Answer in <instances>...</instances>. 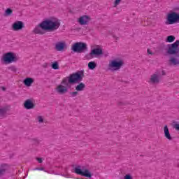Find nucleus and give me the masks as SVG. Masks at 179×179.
<instances>
[{
    "label": "nucleus",
    "instance_id": "nucleus-1",
    "mask_svg": "<svg viewBox=\"0 0 179 179\" xmlns=\"http://www.w3.org/2000/svg\"><path fill=\"white\" fill-rule=\"evenodd\" d=\"M85 78V71H78L71 74L69 77L63 78L61 84L57 86L56 90L59 94H65L68 93V87L69 85H75V83H80Z\"/></svg>",
    "mask_w": 179,
    "mask_h": 179
},
{
    "label": "nucleus",
    "instance_id": "nucleus-2",
    "mask_svg": "<svg viewBox=\"0 0 179 179\" xmlns=\"http://www.w3.org/2000/svg\"><path fill=\"white\" fill-rule=\"evenodd\" d=\"M59 26H61V21L58 18L51 17L40 23L38 26L34 28L33 32L35 34L43 35L44 34L43 30H45V31H55V30L59 29Z\"/></svg>",
    "mask_w": 179,
    "mask_h": 179
},
{
    "label": "nucleus",
    "instance_id": "nucleus-3",
    "mask_svg": "<svg viewBox=\"0 0 179 179\" xmlns=\"http://www.w3.org/2000/svg\"><path fill=\"white\" fill-rule=\"evenodd\" d=\"M166 51L167 55H173L171 56L168 61L169 66H178L179 40L175 41L173 43L166 45Z\"/></svg>",
    "mask_w": 179,
    "mask_h": 179
},
{
    "label": "nucleus",
    "instance_id": "nucleus-4",
    "mask_svg": "<svg viewBox=\"0 0 179 179\" xmlns=\"http://www.w3.org/2000/svg\"><path fill=\"white\" fill-rule=\"evenodd\" d=\"M72 173L78 174V176H83V177H87V178H92V173L89 169H86L85 166L76 165L71 170Z\"/></svg>",
    "mask_w": 179,
    "mask_h": 179
},
{
    "label": "nucleus",
    "instance_id": "nucleus-5",
    "mask_svg": "<svg viewBox=\"0 0 179 179\" xmlns=\"http://www.w3.org/2000/svg\"><path fill=\"white\" fill-rule=\"evenodd\" d=\"M17 56L16 54L10 52L4 54L1 57V61L4 62V64H12V62H17L18 61Z\"/></svg>",
    "mask_w": 179,
    "mask_h": 179
},
{
    "label": "nucleus",
    "instance_id": "nucleus-6",
    "mask_svg": "<svg viewBox=\"0 0 179 179\" xmlns=\"http://www.w3.org/2000/svg\"><path fill=\"white\" fill-rule=\"evenodd\" d=\"M179 22V14L176 12H171L166 15L165 24H174Z\"/></svg>",
    "mask_w": 179,
    "mask_h": 179
},
{
    "label": "nucleus",
    "instance_id": "nucleus-7",
    "mask_svg": "<svg viewBox=\"0 0 179 179\" xmlns=\"http://www.w3.org/2000/svg\"><path fill=\"white\" fill-rule=\"evenodd\" d=\"M72 51L74 52H85L87 51V44L83 42H77L75 43L71 47Z\"/></svg>",
    "mask_w": 179,
    "mask_h": 179
},
{
    "label": "nucleus",
    "instance_id": "nucleus-8",
    "mask_svg": "<svg viewBox=\"0 0 179 179\" xmlns=\"http://www.w3.org/2000/svg\"><path fill=\"white\" fill-rule=\"evenodd\" d=\"M124 66V62L121 59H114L110 62L108 68L110 71H120Z\"/></svg>",
    "mask_w": 179,
    "mask_h": 179
},
{
    "label": "nucleus",
    "instance_id": "nucleus-9",
    "mask_svg": "<svg viewBox=\"0 0 179 179\" xmlns=\"http://www.w3.org/2000/svg\"><path fill=\"white\" fill-rule=\"evenodd\" d=\"M162 80V73L157 71L150 76L149 83L151 85H159Z\"/></svg>",
    "mask_w": 179,
    "mask_h": 179
},
{
    "label": "nucleus",
    "instance_id": "nucleus-10",
    "mask_svg": "<svg viewBox=\"0 0 179 179\" xmlns=\"http://www.w3.org/2000/svg\"><path fill=\"white\" fill-rule=\"evenodd\" d=\"M23 27H24V25L22 21H17L12 25V29L14 31H19V30H22Z\"/></svg>",
    "mask_w": 179,
    "mask_h": 179
},
{
    "label": "nucleus",
    "instance_id": "nucleus-11",
    "mask_svg": "<svg viewBox=\"0 0 179 179\" xmlns=\"http://www.w3.org/2000/svg\"><path fill=\"white\" fill-rule=\"evenodd\" d=\"M103 54V50L101 48H95L90 52L89 55H87V57L90 59L93 58V55H101Z\"/></svg>",
    "mask_w": 179,
    "mask_h": 179
},
{
    "label": "nucleus",
    "instance_id": "nucleus-12",
    "mask_svg": "<svg viewBox=\"0 0 179 179\" xmlns=\"http://www.w3.org/2000/svg\"><path fill=\"white\" fill-rule=\"evenodd\" d=\"M24 107L26 108V110H33L35 105L34 103L31 101V99H27L24 103Z\"/></svg>",
    "mask_w": 179,
    "mask_h": 179
},
{
    "label": "nucleus",
    "instance_id": "nucleus-13",
    "mask_svg": "<svg viewBox=\"0 0 179 179\" xmlns=\"http://www.w3.org/2000/svg\"><path fill=\"white\" fill-rule=\"evenodd\" d=\"M90 20V17H89V16L83 15L79 18L78 22L82 26H85V24H87V23H89Z\"/></svg>",
    "mask_w": 179,
    "mask_h": 179
},
{
    "label": "nucleus",
    "instance_id": "nucleus-14",
    "mask_svg": "<svg viewBox=\"0 0 179 179\" xmlns=\"http://www.w3.org/2000/svg\"><path fill=\"white\" fill-rule=\"evenodd\" d=\"M66 46V44L65 43V42H57L55 45V49L56 50V51H64Z\"/></svg>",
    "mask_w": 179,
    "mask_h": 179
},
{
    "label": "nucleus",
    "instance_id": "nucleus-15",
    "mask_svg": "<svg viewBox=\"0 0 179 179\" xmlns=\"http://www.w3.org/2000/svg\"><path fill=\"white\" fill-rule=\"evenodd\" d=\"M7 170H8V164H0V177H3V176L6 173Z\"/></svg>",
    "mask_w": 179,
    "mask_h": 179
},
{
    "label": "nucleus",
    "instance_id": "nucleus-16",
    "mask_svg": "<svg viewBox=\"0 0 179 179\" xmlns=\"http://www.w3.org/2000/svg\"><path fill=\"white\" fill-rule=\"evenodd\" d=\"M164 134L165 138H166V139H168V141L173 140L171 135H170V131H169V127H167V125H165L164 127Z\"/></svg>",
    "mask_w": 179,
    "mask_h": 179
},
{
    "label": "nucleus",
    "instance_id": "nucleus-17",
    "mask_svg": "<svg viewBox=\"0 0 179 179\" xmlns=\"http://www.w3.org/2000/svg\"><path fill=\"white\" fill-rule=\"evenodd\" d=\"M23 83L25 85V86L29 87V86H31V85L34 83V79L31 78H27L24 80Z\"/></svg>",
    "mask_w": 179,
    "mask_h": 179
},
{
    "label": "nucleus",
    "instance_id": "nucleus-18",
    "mask_svg": "<svg viewBox=\"0 0 179 179\" xmlns=\"http://www.w3.org/2000/svg\"><path fill=\"white\" fill-rule=\"evenodd\" d=\"M86 87V85L83 83H80L77 86H76V90L77 92H83Z\"/></svg>",
    "mask_w": 179,
    "mask_h": 179
},
{
    "label": "nucleus",
    "instance_id": "nucleus-19",
    "mask_svg": "<svg viewBox=\"0 0 179 179\" xmlns=\"http://www.w3.org/2000/svg\"><path fill=\"white\" fill-rule=\"evenodd\" d=\"M96 66H97V64L94 62H90L88 63L89 69L93 70L94 68H96Z\"/></svg>",
    "mask_w": 179,
    "mask_h": 179
},
{
    "label": "nucleus",
    "instance_id": "nucleus-20",
    "mask_svg": "<svg viewBox=\"0 0 179 179\" xmlns=\"http://www.w3.org/2000/svg\"><path fill=\"white\" fill-rule=\"evenodd\" d=\"M174 40H176V36L171 35L167 36L166 41V43H173Z\"/></svg>",
    "mask_w": 179,
    "mask_h": 179
},
{
    "label": "nucleus",
    "instance_id": "nucleus-21",
    "mask_svg": "<svg viewBox=\"0 0 179 179\" xmlns=\"http://www.w3.org/2000/svg\"><path fill=\"white\" fill-rule=\"evenodd\" d=\"M13 13V10L10 8H7L5 11V16H10Z\"/></svg>",
    "mask_w": 179,
    "mask_h": 179
},
{
    "label": "nucleus",
    "instance_id": "nucleus-22",
    "mask_svg": "<svg viewBox=\"0 0 179 179\" xmlns=\"http://www.w3.org/2000/svg\"><path fill=\"white\" fill-rule=\"evenodd\" d=\"M6 114V108H0V118Z\"/></svg>",
    "mask_w": 179,
    "mask_h": 179
},
{
    "label": "nucleus",
    "instance_id": "nucleus-23",
    "mask_svg": "<svg viewBox=\"0 0 179 179\" xmlns=\"http://www.w3.org/2000/svg\"><path fill=\"white\" fill-rule=\"evenodd\" d=\"M52 69H59V66L58 65V62H55L52 64Z\"/></svg>",
    "mask_w": 179,
    "mask_h": 179
},
{
    "label": "nucleus",
    "instance_id": "nucleus-24",
    "mask_svg": "<svg viewBox=\"0 0 179 179\" xmlns=\"http://www.w3.org/2000/svg\"><path fill=\"white\" fill-rule=\"evenodd\" d=\"M8 69L11 71L12 72H16L17 71V69H16L15 66H10L8 67Z\"/></svg>",
    "mask_w": 179,
    "mask_h": 179
},
{
    "label": "nucleus",
    "instance_id": "nucleus-25",
    "mask_svg": "<svg viewBox=\"0 0 179 179\" xmlns=\"http://www.w3.org/2000/svg\"><path fill=\"white\" fill-rule=\"evenodd\" d=\"M121 1L122 0H115L114 7L117 8V6H118V5H120V3H121Z\"/></svg>",
    "mask_w": 179,
    "mask_h": 179
},
{
    "label": "nucleus",
    "instance_id": "nucleus-26",
    "mask_svg": "<svg viewBox=\"0 0 179 179\" xmlns=\"http://www.w3.org/2000/svg\"><path fill=\"white\" fill-rule=\"evenodd\" d=\"M38 121L40 122V124H43L44 122V119L43 118V116H38Z\"/></svg>",
    "mask_w": 179,
    "mask_h": 179
},
{
    "label": "nucleus",
    "instance_id": "nucleus-27",
    "mask_svg": "<svg viewBox=\"0 0 179 179\" xmlns=\"http://www.w3.org/2000/svg\"><path fill=\"white\" fill-rule=\"evenodd\" d=\"M70 94L71 97H76L78 94V91H76V92H71Z\"/></svg>",
    "mask_w": 179,
    "mask_h": 179
},
{
    "label": "nucleus",
    "instance_id": "nucleus-28",
    "mask_svg": "<svg viewBox=\"0 0 179 179\" xmlns=\"http://www.w3.org/2000/svg\"><path fill=\"white\" fill-rule=\"evenodd\" d=\"M173 127L174 129H176V131H179V124L176 123L173 124Z\"/></svg>",
    "mask_w": 179,
    "mask_h": 179
},
{
    "label": "nucleus",
    "instance_id": "nucleus-29",
    "mask_svg": "<svg viewBox=\"0 0 179 179\" xmlns=\"http://www.w3.org/2000/svg\"><path fill=\"white\" fill-rule=\"evenodd\" d=\"M34 145H38V143H40V141L37 139H34Z\"/></svg>",
    "mask_w": 179,
    "mask_h": 179
},
{
    "label": "nucleus",
    "instance_id": "nucleus-30",
    "mask_svg": "<svg viewBox=\"0 0 179 179\" xmlns=\"http://www.w3.org/2000/svg\"><path fill=\"white\" fill-rule=\"evenodd\" d=\"M124 179H132V176L131 175H126Z\"/></svg>",
    "mask_w": 179,
    "mask_h": 179
},
{
    "label": "nucleus",
    "instance_id": "nucleus-31",
    "mask_svg": "<svg viewBox=\"0 0 179 179\" xmlns=\"http://www.w3.org/2000/svg\"><path fill=\"white\" fill-rule=\"evenodd\" d=\"M34 171H36V170H39V171H44V168H35V169H34Z\"/></svg>",
    "mask_w": 179,
    "mask_h": 179
},
{
    "label": "nucleus",
    "instance_id": "nucleus-32",
    "mask_svg": "<svg viewBox=\"0 0 179 179\" xmlns=\"http://www.w3.org/2000/svg\"><path fill=\"white\" fill-rule=\"evenodd\" d=\"M147 52H148V54H150V55H153V52H152V51H150V49H148Z\"/></svg>",
    "mask_w": 179,
    "mask_h": 179
},
{
    "label": "nucleus",
    "instance_id": "nucleus-33",
    "mask_svg": "<svg viewBox=\"0 0 179 179\" xmlns=\"http://www.w3.org/2000/svg\"><path fill=\"white\" fill-rule=\"evenodd\" d=\"M37 162H38V163H43V159L41 158H36Z\"/></svg>",
    "mask_w": 179,
    "mask_h": 179
},
{
    "label": "nucleus",
    "instance_id": "nucleus-34",
    "mask_svg": "<svg viewBox=\"0 0 179 179\" xmlns=\"http://www.w3.org/2000/svg\"><path fill=\"white\" fill-rule=\"evenodd\" d=\"M161 76H166V71L164 70L162 71Z\"/></svg>",
    "mask_w": 179,
    "mask_h": 179
},
{
    "label": "nucleus",
    "instance_id": "nucleus-35",
    "mask_svg": "<svg viewBox=\"0 0 179 179\" xmlns=\"http://www.w3.org/2000/svg\"><path fill=\"white\" fill-rule=\"evenodd\" d=\"M63 177H66V178H69V177L68 176V175H63Z\"/></svg>",
    "mask_w": 179,
    "mask_h": 179
},
{
    "label": "nucleus",
    "instance_id": "nucleus-36",
    "mask_svg": "<svg viewBox=\"0 0 179 179\" xmlns=\"http://www.w3.org/2000/svg\"><path fill=\"white\" fill-rule=\"evenodd\" d=\"M118 106H122V102H119Z\"/></svg>",
    "mask_w": 179,
    "mask_h": 179
},
{
    "label": "nucleus",
    "instance_id": "nucleus-37",
    "mask_svg": "<svg viewBox=\"0 0 179 179\" xmlns=\"http://www.w3.org/2000/svg\"><path fill=\"white\" fill-rule=\"evenodd\" d=\"M2 90H6V88H5V87H2Z\"/></svg>",
    "mask_w": 179,
    "mask_h": 179
},
{
    "label": "nucleus",
    "instance_id": "nucleus-38",
    "mask_svg": "<svg viewBox=\"0 0 179 179\" xmlns=\"http://www.w3.org/2000/svg\"><path fill=\"white\" fill-rule=\"evenodd\" d=\"M24 178H26V176H24Z\"/></svg>",
    "mask_w": 179,
    "mask_h": 179
}]
</instances>
